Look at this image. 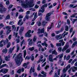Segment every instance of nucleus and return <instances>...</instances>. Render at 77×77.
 <instances>
[{
	"label": "nucleus",
	"mask_w": 77,
	"mask_h": 77,
	"mask_svg": "<svg viewBox=\"0 0 77 77\" xmlns=\"http://www.w3.org/2000/svg\"><path fill=\"white\" fill-rule=\"evenodd\" d=\"M19 2V3H21L22 7L24 8H26L27 5L29 6V8H32V7H33L35 5L34 4H32L33 2L32 1L28 2V3H26V4L24 3L25 2L24 1H23L21 0H20Z\"/></svg>",
	"instance_id": "nucleus-1"
},
{
	"label": "nucleus",
	"mask_w": 77,
	"mask_h": 77,
	"mask_svg": "<svg viewBox=\"0 0 77 77\" xmlns=\"http://www.w3.org/2000/svg\"><path fill=\"white\" fill-rule=\"evenodd\" d=\"M21 56V54L20 53L15 58V60L17 66H19L21 65V63H20V60H21V61H23V59Z\"/></svg>",
	"instance_id": "nucleus-2"
},
{
	"label": "nucleus",
	"mask_w": 77,
	"mask_h": 77,
	"mask_svg": "<svg viewBox=\"0 0 77 77\" xmlns=\"http://www.w3.org/2000/svg\"><path fill=\"white\" fill-rule=\"evenodd\" d=\"M4 45H7V48H9L11 45V42H9V40L6 38V40H4L3 41Z\"/></svg>",
	"instance_id": "nucleus-3"
},
{
	"label": "nucleus",
	"mask_w": 77,
	"mask_h": 77,
	"mask_svg": "<svg viewBox=\"0 0 77 77\" xmlns=\"http://www.w3.org/2000/svg\"><path fill=\"white\" fill-rule=\"evenodd\" d=\"M7 9L5 8H4V6L2 4H0V12L1 13H3L6 11Z\"/></svg>",
	"instance_id": "nucleus-4"
},
{
	"label": "nucleus",
	"mask_w": 77,
	"mask_h": 77,
	"mask_svg": "<svg viewBox=\"0 0 77 77\" xmlns=\"http://www.w3.org/2000/svg\"><path fill=\"white\" fill-rule=\"evenodd\" d=\"M51 12H49L46 14L45 18V20L46 21H50V16H51Z\"/></svg>",
	"instance_id": "nucleus-5"
},
{
	"label": "nucleus",
	"mask_w": 77,
	"mask_h": 77,
	"mask_svg": "<svg viewBox=\"0 0 77 77\" xmlns=\"http://www.w3.org/2000/svg\"><path fill=\"white\" fill-rule=\"evenodd\" d=\"M48 60L50 62H53V60H57V58H55L53 59V56H52V55L50 54L49 56Z\"/></svg>",
	"instance_id": "nucleus-6"
},
{
	"label": "nucleus",
	"mask_w": 77,
	"mask_h": 77,
	"mask_svg": "<svg viewBox=\"0 0 77 77\" xmlns=\"http://www.w3.org/2000/svg\"><path fill=\"white\" fill-rule=\"evenodd\" d=\"M30 33H31V30H29L25 34L26 37H28V38L32 37V35L30 34Z\"/></svg>",
	"instance_id": "nucleus-7"
},
{
	"label": "nucleus",
	"mask_w": 77,
	"mask_h": 77,
	"mask_svg": "<svg viewBox=\"0 0 77 77\" xmlns=\"http://www.w3.org/2000/svg\"><path fill=\"white\" fill-rule=\"evenodd\" d=\"M8 72V69H2L0 70V73L2 72L3 74H6V73H7Z\"/></svg>",
	"instance_id": "nucleus-8"
},
{
	"label": "nucleus",
	"mask_w": 77,
	"mask_h": 77,
	"mask_svg": "<svg viewBox=\"0 0 77 77\" xmlns=\"http://www.w3.org/2000/svg\"><path fill=\"white\" fill-rule=\"evenodd\" d=\"M10 58H11V56L8 55V56H7L5 57V60L7 62H8V61H10V59H10Z\"/></svg>",
	"instance_id": "nucleus-9"
},
{
	"label": "nucleus",
	"mask_w": 77,
	"mask_h": 77,
	"mask_svg": "<svg viewBox=\"0 0 77 77\" xmlns=\"http://www.w3.org/2000/svg\"><path fill=\"white\" fill-rule=\"evenodd\" d=\"M24 28L23 27H21L19 32L20 35H21L22 34V32L24 31Z\"/></svg>",
	"instance_id": "nucleus-10"
},
{
	"label": "nucleus",
	"mask_w": 77,
	"mask_h": 77,
	"mask_svg": "<svg viewBox=\"0 0 77 77\" xmlns=\"http://www.w3.org/2000/svg\"><path fill=\"white\" fill-rule=\"evenodd\" d=\"M32 71L33 72H35V68L34 67L32 68V67H31L29 71L30 74H32Z\"/></svg>",
	"instance_id": "nucleus-11"
},
{
	"label": "nucleus",
	"mask_w": 77,
	"mask_h": 77,
	"mask_svg": "<svg viewBox=\"0 0 77 77\" xmlns=\"http://www.w3.org/2000/svg\"><path fill=\"white\" fill-rule=\"evenodd\" d=\"M45 7H47V4H45L42 6L41 8V9H45Z\"/></svg>",
	"instance_id": "nucleus-12"
},
{
	"label": "nucleus",
	"mask_w": 77,
	"mask_h": 77,
	"mask_svg": "<svg viewBox=\"0 0 77 77\" xmlns=\"http://www.w3.org/2000/svg\"><path fill=\"white\" fill-rule=\"evenodd\" d=\"M52 27H54L53 23H51V26L50 27H48V29L50 30V29H51V28H52Z\"/></svg>",
	"instance_id": "nucleus-13"
},
{
	"label": "nucleus",
	"mask_w": 77,
	"mask_h": 77,
	"mask_svg": "<svg viewBox=\"0 0 77 77\" xmlns=\"http://www.w3.org/2000/svg\"><path fill=\"white\" fill-rule=\"evenodd\" d=\"M52 54H54L55 55H56V56H57V52H56V50H54L53 51H52Z\"/></svg>",
	"instance_id": "nucleus-14"
},
{
	"label": "nucleus",
	"mask_w": 77,
	"mask_h": 77,
	"mask_svg": "<svg viewBox=\"0 0 77 77\" xmlns=\"http://www.w3.org/2000/svg\"><path fill=\"white\" fill-rule=\"evenodd\" d=\"M38 77H46V75L45 74L44 75H42L41 74L39 73L38 75Z\"/></svg>",
	"instance_id": "nucleus-15"
},
{
	"label": "nucleus",
	"mask_w": 77,
	"mask_h": 77,
	"mask_svg": "<svg viewBox=\"0 0 77 77\" xmlns=\"http://www.w3.org/2000/svg\"><path fill=\"white\" fill-rule=\"evenodd\" d=\"M40 9L39 10V12H42V13H43L44 11H45V9H44V8H43V9Z\"/></svg>",
	"instance_id": "nucleus-16"
},
{
	"label": "nucleus",
	"mask_w": 77,
	"mask_h": 77,
	"mask_svg": "<svg viewBox=\"0 0 77 77\" xmlns=\"http://www.w3.org/2000/svg\"><path fill=\"white\" fill-rule=\"evenodd\" d=\"M71 68V66L70 64H69L68 65V66H66V70H68V69H69Z\"/></svg>",
	"instance_id": "nucleus-17"
},
{
	"label": "nucleus",
	"mask_w": 77,
	"mask_h": 77,
	"mask_svg": "<svg viewBox=\"0 0 77 77\" xmlns=\"http://www.w3.org/2000/svg\"><path fill=\"white\" fill-rule=\"evenodd\" d=\"M37 39V37H36V36L35 35L33 38V42H35Z\"/></svg>",
	"instance_id": "nucleus-18"
},
{
	"label": "nucleus",
	"mask_w": 77,
	"mask_h": 77,
	"mask_svg": "<svg viewBox=\"0 0 77 77\" xmlns=\"http://www.w3.org/2000/svg\"><path fill=\"white\" fill-rule=\"evenodd\" d=\"M56 46L57 47H61L62 46V44L61 43H56Z\"/></svg>",
	"instance_id": "nucleus-19"
},
{
	"label": "nucleus",
	"mask_w": 77,
	"mask_h": 77,
	"mask_svg": "<svg viewBox=\"0 0 77 77\" xmlns=\"http://www.w3.org/2000/svg\"><path fill=\"white\" fill-rule=\"evenodd\" d=\"M34 49H35V48H34V47H32V48H29V50H30V51H32L34 50Z\"/></svg>",
	"instance_id": "nucleus-20"
},
{
	"label": "nucleus",
	"mask_w": 77,
	"mask_h": 77,
	"mask_svg": "<svg viewBox=\"0 0 77 77\" xmlns=\"http://www.w3.org/2000/svg\"><path fill=\"white\" fill-rule=\"evenodd\" d=\"M33 44V42L32 41V39L30 40L29 42V45H32V44Z\"/></svg>",
	"instance_id": "nucleus-21"
},
{
	"label": "nucleus",
	"mask_w": 77,
	"mask_h": 77,
	"mask_svg": "<svg viewBox=\"0 0 77 77\" xmlns=\"http://www.w3.org/2000/svg\"><path fill=\"white\" fill-rule=\"evenodd\" d=\"M69 45H66L64 47L65 50H66L69 47Z\"/></svg>",
	"instance_id": "nucleus-22"
},
{
	"label": "nucleus",
	"mask_w": 77,
	"mask_h": 77,
	"mask_svg": "<svg viewBox=\"0 0 77 77\" xmlns=\"http://www.w3.org/2000/svg\"><path fill=\"white\" fill-rule=\"evenodd\" d=\"M10 18H11V17H10V15H9V14H8L6 17V20H9V19H10Z\"/></svg>",
	"instance_id": "nucleus-23"
},
{
	"label": "nucleus",
	"mask_w": 77,
	"mask_h": 77,
	"mask_svg": "<svg viewBox=\"0 0 77 77\" xmlns=\"http://www.w3.org/2000/svg\"><path fill=\"white\" fill-rule=\"evenodd\" d=\"M11 30H8L7 31V32H6V34L7 35H8L9 33H11Z\"/></svg>",
	"instance_id": "nucleus-24"
},
{
	"label": "nucleus",
	"mask_w": 77,
	"mask_h": 77,
	"mask_svg": "<svg viewBox=\"0 0 77 77\" xmlns=\"http://www.w3.org/2000/svg\"><path fill=\"white\" fill-rule=\"evenodd\" d=\"M69 29V27L68 26L66 25L65 27V31H68V29Z\"/></svg>",
	"instance_id": "nucleus-25"
},
{
	"label": "nucleus",
	"mask_w": 77,
	"mask_h": 77,
	"mask_svg": "<svg viewBox=\"0 0 77 77\" xmlns=\"http://www.w3.org/2000/svg\"><path fill=\"white\" fill-rule=\"evenodd\" d=\"M3 53H6L7 52H8V50L7 49H3L2 50Z\"/></svg>",
	"instance_id": "nucleus-26"
},
{
	"label": "nucleus",
	"mask_w": 77,
	"mask_h": 77,
	"mask_svg": "<svg viewBox=\"0 0 77 77\" xmlns=\"http://www.w3.org/2000/svg\"><path fill=\"white\" fill-rule=\"evenodd\" d=\"M9 1L7 0L5 2V4L7 6H8L10 4Z\"/></svg>",
	"instance_id": "nucleus-27"
},
{
	"label": "nucleus",
	"mask_w": 77,
	"mask_h": 77,
	"mask_svg": "<svg viewBox=\"0 0 77 77\" xmlns=\"http://www.w3.org/2000/svg\"><path fill=\"white\" fill-rule=\"evenodd\" d=\"M41 74H43V75H45V74L46 75V76H47V73H46V72H45L44 71H42V72H41Z\"/></svg>",
	"instance_id": "nucleus-28"
},
{
	"label": "nucleus",
	"mask_w": 77,
	"mask_h": 77,
	"mask_svg": "<svg viewBox=\"0 0 77 77\" xmlns=\"http://www.w3.org/2000/svg\"><path fill=\"white\" fill-rule=\"evenodd\" d=\"M47 23V22L43 21L42 23V25L43 26H45V24H46Z\"/></svg>",
	"instance_id": "nucleus-29"
},
{
	"label": "nucleus",
	"mask_w": 77,
	"mask_h": 77,
	"mask_svg": "<svg viewBox=\"0 0 77 77\" xmlns=\"http://www.w3.org/2000/svg\"><path fill=\"white\" fill-rule=\"evenodd\" d=\"M49 68H50V66L48 65H47L45 68V69L46 70L47 69H48Z\"/></svg>",
	"instance_id": "nucleus-30"
},
{
	"label": "nucleus",
	"mask_w": 77,
	"mask_h": 77,
	"mask_svg": "<svg viewBox=\"0 0 77 77\" xmlns=\"http://www.w3.org/2000/svg\"><path fill=\"white\" fill-rule=\"evenodd\" d=\"M77 61V59H74V60H73L72 61V62L71 63V64L72 65H73V64H74V62H75Z\"/></svg>",
	"instance_id": "nucleus-31"
},
{
	"label": "nucleus",
	"mask_w": 77,
	"mask_h": 77,
	"mask_svg": "<svg viewBox=\"0 0 77 77\" xmlns=\"http://www.w3.org/2000/svg\"><path fill=\"white\" fill-rule=\"evenodd\" d=\"M70 55H69L67 56V57H66V59L67 60H69V59H70Z\"/></svg>",
	"instance_id": "nucleus-32"
},
{
	"label": "nucleus",
	"mask_w": 77,
	"mask_h": 77,
	"mask_svg": "<svg viewBox=\"0 0 77 77\" xmlns=\"http://www.w3.org/2000/svg\"><path fill=\"white\" fill-rule=\"evenodd\" d=\"M66 76V74L63 73V74L60 77H65Z\"/></svg>",
	"instance_id": "nucleus-33"
},
{
	"label": "nucleus",
	"mask_w": 77,
	"mask_h": 77,
	"mask_svg": "<svg viewBox=\"0 0 77 77\" xmlns=\"http://www.w3.org/2000/svg\"><path fill=\"white\" fill-rule=\"evenodd\" d=\"M21 72V69H19L17 71V72L18 74H20Z\"/></svg>",
	"instance_id": "nucleus-34"
},
{
	"label": "nucleus",
	"mask_w": 77,
	"mask_h": 77,
	"mask_svg": "<svg viewBox=\"0 0 77 77\" xmlns=\"http://www.w3.org/2000/svg\"><path fill=\"white\" fill-rule=\"evenodd\" d=\"M70 51H71V50H70L69 49H68L66 50V53H69L70 52Z\"/></svg>",
	"instance_id": "nucleus-35"
},
{
	"label": "nucleus",
	"mask_w": 77,
	"mask_h": 77,
	"mask_svg": "<svg viewBox=\"0 0 77 77\" xmlns=\"http://www.w3.org/2000/svg\"><path fill=\"white\" fill-rule=\"evenodd\" d=\"M45 31V30L44 29H41V33H44V32Z\"/></svg>",
	"instance_id": "nucleus-36"
},
{
	"label": "nucleus",
	"mask_w": 77,
	"mask_h": 77,
	"mask_svg": "<svg viewBox=\"0 0 77 77\" xmlns=\"http://www.w3.org/2000/svg\"><path fill=\"white\" fill-rule=\"evenodd\" d=\"M77 19H74L72 21V23H73V24H74V23H75V21H77Z\"/></svg>",
	"instance_id": "nucleus-37"
},
{
	"label": "nucleus",
	"mask_w": 77,
	"mask_h": 77,
	"mask_svg": "<svg viewBox=\"0 0 77 77\" xmlns=\"http://www.w3.org/2000/svg\"><path fill=\"white\" fill-rule=\"evenodd\" d=\"M41 69V67H40V65H38L37 67V70H38V71H40Z\"/></svg>",
	"instance_id": "nucleus-38"
},
{
	"label": "nucleus",
	"mask_w": 77,
	"mask_h": 77,
	"mask_svg": "<svg viewBox=\"0 0 77 77\" xmlns=\"http://www.w3.org/2000/svg\"><path fill=\"white\" fill-rule=\"evenodd\" d=\"M56 38L57 40H59V38H60V35H57L56 36Z\"/></svg>",
	"instance_id": "nucleus-39"
},
{
	"label": "nucleus",
	"mask_w": 77,
	"mask_h": 77,
	"mask_svg": "<svg viewBox=\"0 0 77 77\" xmlns=\"http://www.w3.org/2000/svg\"><path fill=\"white\" fill-rule=\"evenodd\" d=\"M11 38H12V35H10L8 36V39L9 40H11Z\"/></svg>",
	"instance_id": "nucleus-40"
},
{
	"label": "nucleus",
	"mask_w": 77,
	"mask_h": 77,
	"mask_svg": "<svg viewBox=\"0 0 77 77\" xmlns=\"http://www.w3.org/2000/svg\"><path fill=\"white\" fill-rule=\"evenodd\" d=\"M20 12H24V10H23L22 8H20V9L19 11Z\"/></svg>",
	"instance_id": "nucleus-41"
},
{
	"label": "nucleus",
	"mask_w": 77,
	"mask_h": 77,
	"mask_svg": "<svg viewBox=\"0 0 77 77\" xmlns=\"http://www.w3.org/2000/svg\"><path fill=\"white\" fill-rule=\"evenodd\" d=\"M61 31H56V33L57 35H58L59 33H60Z\"/></svg>",
	"instance_id": "nucleus-42"
},
{
	"label": "nucleus",
	"mask_w": 77,
	"mask_h": 77,
	"mask_svg": "<svg viewBox=\"0 0 77 77\" xmlns=\"http://www.w3.org/2000/svg\"><path fill=\"white\" fill-rule=\"evenodd\" d=\"M22 21V20L21 19L19 20V21L18 22V25H20V23H21V22Z\"/></svg>",
	"instance_id": "nucleus-43"
},
{
	"label": "nucleus",
	"mask_w": 77,
	"mask_h": 77,
	"mask_svg": "<svg viewBox=\"0 0 77 77\" xmlns=\"http://www.w3.org/2000/svg\"><path fill=\"white\" fill-rule=\"evenodd\" d=\"M41 29L40 28H39L38 30V32H37L38 33H39V34H40V33H41Z\"/></svg>",
	"instance_id": "nucleus-44"
},
{
	"label": "nucleus",
	"mask_w": 77,
	"mask_h": 77,
	"mask_svg": "<svg viewBox=\"0 0 77 77\" xmlns=\"http://www.w3.org/2000/svg\"><path fill=\"white\" fill-rule=\"evenodd\" d=\"M63 54H61L60 56V59H61V58H62L63 57Z\"/></svg>",
	"instance_id": "nucleus-45"
},
{
	"label": "nucleus",
	"mask_w": 77,
	"mask_h": 77,
	"mask_svg": "<svg viewBox=\"0 0 77 77\" xmlns=\"http://www.w3.org/2000/svg\"><path fill=\"white\" fill-rule=\"evenodd\" d=\"M33 74L34 77H36L37 76V75H38L37 73L36 72L33 73Z\"/></svg>",
	"instance_id": "nucleus-46"
},
{
	"label": "nucleus",
	"mask_w": 77,
	"mask_h": 77,
	"mask_svg": "<svg viewBox=\"0 0 77 77\" xmlns=\"http://www.w3.org/2000/svg\"><path fill=\"white\" fill-rule=\"evenodd\" d=\"M6 29L7 30H10L11 29V28L9 26H7L6 27Z\"/></svg>",
	"instance_id": "nucleus-47"
},
{
	"label": "nucleus",
	"mask_w": 77,
	"mask_h": 77,
	"mask_svg": "<svg viewBox=\"0 0 77 77\" xmlns=\"http://www.w3.org/2000/svg\"><path fill=\"white\" fill-rule=\"evenodd\" d=\"M13 7V5H9L8 9H11V8Z\"/></svg>",
	"instance_id": "nucleus-48"
},
{
	"label": "nucleus",
	"mask_w": 77,
	"mask_h": 77,
	"mask_svg": "<svg viewBox=\"0 0 77 77\" xmlns=\"http://www.w3.org/2000/svg\"><path fill=\"white\" fill-rule=\"evenodd\" d=\"M27 54V52L26 51V50H24L23 51V55H26Z\"/></svg>",
	"instance_id": "nucleus-49"
},
{
	"label": "nucleus",
	"mask_w": 77,
	"mask_h": 77,
	"mask_svg": "<svg viewBox=\"0 0 77 77\" xmlns=\"http://www.w3.org/2000/svg\"><path fill=\"white\" fill-rule=\"evenodd\" d=\"M38 8H39V6H38V5H35L34 7V8H35V9H38Z\"/></svg>",
	"instance_id": "nucleus-50"
},
{
	"label": "nucleus",
	"mask_w": 77,
	"mask_h": 77,
	"mask_svg": "<svg viewBox=\"0 0 77 77\" xmlns=\"http://www.w3.org/2000/svg\"><path fill=\"white\" fill-rule=\"evenodd\" d=\"M34 59H35V57L33 56H32L31 57V60L32 61H33Z\"/></svg>",
	"instance_id": "nucleus-51"
},
{
	"label": "nucleus",
	"mask_w": 77,
	"mask_h": 77,
	"mask_svg": "<svg viewBox=\"0 0 77 77\" xmlns=\"http://www.w3.org/2000/svg\"><path fill=\"white\" fill-rule=\"evenodd\" d=\"M58 50L59 51L61 52L62 51V47H59L58 48Z\"/></svg>",
	"instance_id": "nucleus-52"
},
{
	"label": "nucleus",
	"mask_w": 77,
	"mask_h": 77,
	"mask_svg": "<svg viewBox=\"0 0 77 77\" xmlns=\"http://www.w3.org/2000/svg\"><path fill=\"white\" fill-rule=\"evenodd\" d=\"M46 1H45V0H43L42 2V4H45V3H46Z\"/></svg>",
	"instance_id": "nucleus-53"
},
{
	"label": "nucleus",
	"mask_w": 77,
	"mask_h": 77,
	"mask_svg": "<svg viewBox=\"0 0 77 77\" xmlns=\"http://www.w3.org/2000/svg\"><path fill=\"white\" fill-rule=\"evenodd\" d=\"M24 40H23L22 42H21V44H20V45L21 46H22L23 45V43H24Z\"/></svg>",
	"instance_id": "nucleus-54"
},
{
	"label": "nucleus",
	"mask_w": 77,
	"mask_h": 77,
	"mask_svg": "<svg viewBox=\"0 0 77 77\" xmlns=\"http://www.w3.org/2000/svg\"><path fill=\"white\" fill-rule=\"evenodd\" d=\"M14 22L10 21L9 23L10 25H12V24H14Z\"/></svg>",
	"instance_id": "nucleus-55"
},
{
	"label": "nucleus",
	"mask_w": 77,
	"mask_h": 77,
	"mask_svg": "<svg viewBox=\"0 0 77 77\" xmlns=\"http://www.w3.org/2000/svg\"><path fill=\"white\" fill-rule=\"evenodd\" d=\"M54 77H59V76H58V75H57V73H55V75L54 76Z\"/></svg>",
	"instance_id": "nucleus-56"
},
{
	"label": "nucleus",
	"mask_w": 77,
	"mask_h": 77,
	"mask_svg": "<svg viewBox=\"0 0 77 77\" xmlns=\"http://www.w3.org/2000/svg\"><path fill=\"white\" fill-rule=\"evenodd\" d=\"M3 33V30L1 31L0 32V36H1V35H2Z\"/></svg>",
	"instance_id": "nucleus-57"
},
{
	"label": "nucleus",
	"mask_w": 77,
	"mask_h": 77,
	"mask_svg": "<svg viewBox=\"0 0 77 77\" xmlns=\"http://www.w3.org/2000/svg\"><path fill=\"white\" fill-rule=\"evenodd\" d=\"M41 22H39L38 24V27H39L40 26H41Z\"/></svg>",
	"instance_id": "nucleus-58"
},
{
	"label": "nucleus",
	"mask_w": 77,
	"mask_h": 77,
	"mask_svg": "<svg viewBox=\"0 0 77 77\" xmlns=\"http://www.w3.org/2000/svg\"><path fill=\"white\" fill-rule=\"evenodd\" d=\"M63 15H68V14L65 12H63Z\"/></svg>",
	"instance_id": "nucleus-59"
},
{
	"label": "nucleus",
	"mask_w": 77,
	"mask_h": 77,
	"mask_svg": "<svg viewBox=\"0 0 77 77\" xmlns=\"http://www.w3.org/2000/svg\"><path fill=\"white\" fill-rule=\"evenodd\" d=\"M53 73V70H51L50 73H49V74L50 75H52V73Z\"/></svg>",
	"instance_id": "nucleus-60"
},
{
	"label": "nucleus",
	"mask_w": 77,
	"mask_h": 77,
	"mask_svg": "<svg viewBox=\"0 0 77 77\" xmlns=\"http://www.w3.org/2000/svg\"><path fill=\"white\" fill-rule=\"evenodd\" d=\"M45 36L46 37H47V36H48V34L47 33V32H45Z\"/></svg>",
	"instance_id": "nucleus-61"
},
{
	"label": "nucleus",
	"mask_w": 77,
	"mask_h": 77,
	"mask_svg": "<svg viewBox=\"0 0 77 77\" xmlns=\"http://www.w3.org/2000/svg\"><path fill=\"white\" fill-rule=\"evenodd\" d=\"M50 45H51V48H54V45L53 44H52V43H51Z\"/></svg>",
	"instance_id": "nucleus-62"
},
{
	"label": "nucleus",
	"mask_w": 77,
	"mask_h": 77,
	"mask_svg": "<svg viewBox=\"0 0 77 77\" xmlns=\"http://www.w3.org/2000/svg\"><path fill=\"white\" fill-rule=\"evenodd\" d=\"M67 24H70V21L69 20H67Z\"/></svg>",
	"instance_id": "nucleus-63"
},
{
	"label": "nucleus",
	"mask_w": 77,
	"mask_h": 77,
	"mask_svg": "<svg viewBox=\"0 0 77 77\" xmlns=\"http://www.w3.org/2000/svg\"><path fill=\"white\" fill-rule=\"evenodd\" d=\"M42 15H43L42 13H38V16H41V15L42 16Z\"/></svg>",
	"instance_id": "nucleus-64"
}]
</instances>
